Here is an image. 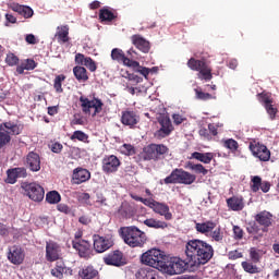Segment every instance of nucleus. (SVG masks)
Here are the masks:
<instances>
[{
    "label": "nucleus",
    "mask_w": 279,
    "mask_h": 279,
    "mask_svg": "<svg viewBox=\"0 0 279 279\" xmlns=\"http://www.w3.org/2000/svg\"><path fill=\"white\" fill-rule=\"evenodd\" d=\"M185 256L192 265L199 267V265H206L210 262L215 256V248L206 241L192 239L185 244Z\"/></svg>",
    "instance_id": "obj_1"
},
{
    "label": "nucleus",
    "mask_w": 279,
    "mask_h": 279,
    "mask_svg": "<svg viewBox=\"0 0 279 279\" xmlns=\"http://www.w3.org/2000/svg\"><path fill=\"white\" fill-rule=\"evenodd\" d=\"M120 234L129 247H143L147 243V234L136 226L120 228Z\"/></svg>",
    "instance_id": "obj_2"
},
{
    "label": "nucleus",
    "mask_w": 279,
    "mask_h": 279,
    "mask_svg": "<svg viewBox=\"0 0 279 279\" xmlns=\"http://www.w3.org/2000/svg\"><path fill=\"white\" fill-rule=\"evenodd\" d=\"M197 180V177L195 174H191V172L184 170V169H174L171 171V173L163 179V181H160V184H185L191 185L193 182Z\"/></svg>",
    "instance_id": "obj_3"
},
{
    "label": "nucleus",
    "mask_w": 279,
    "mask_h": 279,
    "mask_svg": "<svg viewBox=\"0 0 279 279\" xmlns=\"http://www.w3.org/2000/svg\"><path fill=\"white\" fill-rule=\"evenodd\" d=\"M165 258L163 251L160 248H150L141 255V263L160 271Z\"/></svg>",
    "instance_id": "obj_4"
},
{
    "label": "nucleus",
    "mask_w": 279,
    "mask_h": 279,
    "mask_svg": "<svg viewBox=\"0 0 279 279\" xmlns=\"http://www.w3.org/2000/svg\"><path fill=\"white\" fill-rule=\"evenodd\" d=\"M187 66H190L192 71H198V80H204L205 82H210V80H213V70L208 68V64H206L205 61L191 58L187 61Z\"/></svg>",
    "instance_id": "obj_5"
},
{
    "label": "nucleus",
    "mask_w": 279,
    "mask_h": 279,
    "mask_svg": "<svg viewBox=\"0 0 279 279\" xmlns=\"http://www.w3.org/2000/svg\"><path fill=\"white\" fill-rule=\"evenodd\" d=\"M169 155V147L165 144H150L145 149L144 160H162Z\"/></svg>",
    "instance_id": "obj_6"
},
{
    "label": "nucleus",
    "mask_w": 279,
    "mask_h": 279,
    "mask_svg": "<svg viewBox=\"0 0 279 279\" xmlns=\"http://www.w3.org/2000/svg\"><path fill=\"white\" fill-rule=\"evenodd\" d=\"M22 189L33 202H43L45 199V187L36 182L23 183Z\"/></svg>",
    "instance_id": "obj_7"
},
{
    "label": "nucleus",
    "mask_w": 279,
    "mask_h": 279,
    "mask_svg": "<svg viewBox=\"0 0 279 279\" xmlns=\"http://www.w3.org/2000/svg\"><path fill=\"white\" fill-rule=\"evenodd\" d=\"M157 122L160 128L155 132V138H167V136H171V132H173V123H171V118L169 116H159L157 118Z\"/></svg>",
    "instance_id": "obj_8"
},
{
    "label": "nucleus",
    "mask_w": 279,
    "mask_h": 279,
    "mask_svg": "<svg viewBox=\"0 0 279 279\" xmlns=\"http://www.w3.org/2000/svg\"><path fill=\"white\" fill-rule=\"evenodd\" d=\"M248 148L255 158H258L262 162H269L271 151L267 149V146L260 143H250Z\"/></svg>",
    "instance_id": "obj_9"
},
{
    "label": "nucleus",
    "mask_w": 279,
    "mask_h": 279,
    "mask_svg": "<svg viewBox=\"0 0 279 279\" xmlns=\"http://www.w3.org/2000/svg\"><path fill=\"white\" fill-rule=\"evenodd\" d=\"M105 265L110 267H125L128 262L123 257V252L116 250L104 257Z\"/></svg>",
    "instance_id": "obj_10"
},
{
    "label": "nucleus",
    "mask_w": 279,
    "mask_h": 279,
    "mask_svg": "<svg viewBox=\"0 0 279 279\" xmlns=\"http://www.w3.org/2000/svg\"><path fill=\"white\" fill-rule=\"evenodd\" d=\"M72 247L76 250L78 253V256L81 258H85V260H88V258L93 257V251L90 250V242L86 240H78L72 241Z\"/></svg>",
    "instance_id": "obj_11"
},
{
    "label": "nucleus",
    "mask_w": 279,
    "mask_h": 279,
    "mask_svg": "<svg viewBox=\"0 0 279 279\" xmlns=\"http://www.w3.org/2000/svg\"><path fill=\"white\" fill-rule=\"evenodd\" d=\"M61 252L62 248L60 247V244H58V242H46V260H48V263H56V260H60Z\"/></svg>",
    "instance_id": "obj_12"
},
{
    "label": "nucleus",
    "mask_w": 279,
    "mask_h": 279,
    "mask_svg": "<svg viewBox=\"0 0 279 279\" xmlns=\"http://www.w3.org/2000/svg\"><path fill=\"white\" fill-rule=\"evenodd\" d=\"M121 167V160L118 156L111 155L102 159V171L104 173H117Z\"/></svg>",
    "instance_id": "obj_13"
},
{
    "label": "nucleus",
    "mask_w": 279,
    "mask_h": 279,
    "mask_svg": "<svg viewBox=\"0 0 279 279\" xmlns=\"http://www.w3.org/2000/svg\"><path fill=\"white\" fill-rule=\"evenodd\" d=\"M8 260H10L12 265H23V260H25V251L23 247L19 245L9 247Z\"/></svg>",
    "instance_id": "obj_14"
},
{
    "label": "nucleus",
    "mask_w": 279,
    "mask_h": 279,
    "mask_svg": "<svg viewBox=\"0 0 279 279\" xmlns=\"http://www.w3.org/2000/svg\"><path fill=\"white\" fill-rule=\"evenodd\" d=\"M272 218L274 215L267 210L260 211L255 216V221L258 223V226H262V232H269Z\"/></svg>",
    "instance_id": "obj_15"
},
{
    "label": "nucleus",
    "mask_w": 279,
    "mask_h": 279,
    "mask_svg": "<svg viewBox=\"0 0 279 279\" xmlns=\"http://www.w3.org/2000/svg\"><path fill=\"white\" fill-rule=\"evenodd\" d=\"M112 247V242L104 236L94 235V250L97 254H104Z\"/></svg>",
    "instance_id": "obj_16"
},
{
    "label": "nucleus",
    "mask_w": 279,
    "mask_h": 279,
    "mask_svg": "<svg viewBox=\"0 0 279 279\" xmlns=\"http://www.w3.org/2000/svg\"><path fill=\"white\" fill-rule=\"evenodd\" d=\"M159 271L167 274V276H178L175 259L169 260V256L165 254L163 262L161 264V268H159Z\"/></svg>",
    "instance_id": "obj_17"
},
{
    "label": "nucleus",
    "mask_w": 279,
    "mask_h": 279,
    "mask_svg": "<svg viewBox=\"0 0 279 279\" xmlns=\"http://www.w3.org/2000/svg\"><path fill=\"white\" fill-rule=\"evenodd\" d=\"M132 45L136 47L142 53H149V49H151V44H149V40L145 39V37L141 35H133L131 37Z\"/></svg>",
    "instance_id": "obj_18"
},
{
    "label": "nucleus",
    "mask_w": 279,
    "mask_h": 279,
    "mask_svg": "<svg viewBox=\"0 0 279 279\" xmlns=\"http://www.w3.org/2000/svg\"><path fill=\"white\" fill-rule=\"evenodd\" d=\"M26 165L29 171H33V173H38V171H40V155L29 151L26 156Z\"/></svg>",
    "instance_id": "obj_19"
},
{
    "label": "nucleus",
    "mask_w": 279,
    "mask_h": 279,
    "mask_svg": "<svg viewBox=\"0 0 279 279\" xmlns=\"http://www.w3.org/2000/svg\"><path fill=\"white\" fill-rule=\"evenodd\" d=\"M73 184H84L90 180V171L84 168H76L72 174Z\"/></svg>",
    "instance_id": "obj_20"
},
{
    "label": "nucleus",
    "mask_w": 279,
    "mask_h": 279,
    "mask_svg": "<svg viewBox=\"0 0 279 279\" xmlns=\"http://www.w3.org/2000/svg\"><path fill=\"white\" fill-rule=\"evenodd\" d=\"M153 210L157 215H160V217H165L166 221H171V219H173V214H171L169 209V205H167L166 203H160L158 201H155Z\"/></svg>",
    "instance_id": "obj_21"
},
{
    "label": "nucleus",
    "mask_w": 279,
    "mask_h": 279,
    "mask_svg": "<svg viewBox=\"0 0 279 279\" xmlns=\"http://www.w3.org/2000/svg\"><path fill=\"white\" fill-rule=\"evenodd\" d=\"M122 125H128L129 128H134L138 123V117L135 111H122L121 116Z\"/></svg>",
    "instance_id": "obj_22"
},
{
    "label": "nucleus",
    "mask_w": 279,
    "mask_h": 279,
    "mask_svg": "<svg viewBox=\"0 0 279 279\" xmlns=\"http://www.w3.org/2000/svg\"><path fill=\"white\" fill-rule=\"evenodd\" d=\"M99 21L100 23H112V21H116L118 13L114 11H111L110 8L104 7L99 10Z\"/></svg>",
    "instance_id": "obj_23"
},
{
    "label": "nucleus",
    "mask_w": 279,
    "mask_h": 279,
    "mask_svg": "<svg viewBox=\"0 0 279 279\" xmlns=\"http://www.w3.org/2000/svg\"><path fill=\"white\" fill-rule=\"evenodd\" d=\"M174 263L177 265L178 275L184 274V271H191L193 267H196L195 264H193V262H191L189 257H186L185 259L174 258Z\"/></svg>",
    "instance_id": "obj_24"
},
{
    "label": "nucleus",
    "mask_w": 279,
    "mask_h": 279,
    "mask_svg": "<svg viewBox=\"0 0 279 279\" xmlns=\"http://www.w3.org/2000/svg\"><path fill=\"white\" fill-rule=\"evenodd\" d=\"M78 276L81 279H95L99 276V270L95 269V266H84L80 271Z\"/></svg>",
    "instance_id": "obj_25"
},
{
    "label": "nucleus",
    "mask_w": 279,
    "mask_h": 279,
    "mask_svg": "<svg viewBox=\"0 0 279 279\" xmlns=\"http://www.w3.org/2000/svg\"><path fill=\"white\" fill-rule=\"evenodd\" d=\"M260 230H263V228H260V225H258L256 220L246 223V232H248V234H257L253 236L254 241L263 239V233H258Z\"/></svg>",
    "instance_id": "obj_26"
},
{
    "label": "nucleus",
    "mask_w": 279,
    "mask_h": 279,
    "mask_svg": "<svg viewBox=\"0 0 279 279\" xmlns=\"http://www.w3.org/2000/svg\"><path fill=\"white\" fill-rule=\"evenodd\" d=\"M227 206L231 210L239 211L245 208V204L243 203V197L233 196L227 199Z\"/></svg>",
    "instance_id": "obj_27"
},
{
    "label": "nucleus",
    "mask_w": 279,
    "mask_h": 279,
    "mask_svg": "<svg viewBox=\"0 0 279 279\" xmlns=\"http://www.w3.org/2000/svg\"><path fill=\"white\" fill-rule=\"evenodd\" d=\"M192 158L198 160V162H203L204 165H210V162H213V158H215V154L194 151L192 153Z\"/></svg>",
    "instance_id": "obj_28"
},
{
    "label": "nucleus",
    "mask_w": 279,
    "mask_h": 279,
    "mask_svg": "<svg viewBox=\"0 0 279 279\" xmlns=\"http://www.w3.org/2000/svg\"><path fill=\"white\" fill-rule=\"evenodd\" d=\"M118 215L121 219H132L134 217V208L128 203H122L118 209Z\"/></svg>",
    "instance_id": "obj_29"
},
{
    "label": "nucleus",
    "mask_w": 279,
    "mask_h": 279,
    "mask_svg": "<svg viewBox=\"0 0 279 279\" xmlns=\"http://www.w3.org/2000/svg\"><path fill=\"white\" fill-rule=\"evenodd\" d=\"M144 226H147V228H154L155 230H165L169 225L162 220L148 218L144 220Z\"/></svg>",
    "instance_id": "obj_30"
},
{
    "label": "nucleus",
    "mask_w": 279,
    "mask_h": 279,
    "mask_svg": "<svg viewBox=\"0 0 279 279\" xmlns=\"http://www.w3.org/2000/svg\"><path fill=\"white\" fill-rule=\"evenodd\" d=\"M136 279H156V270L151 268H140L135 274Z\"/></svg>",
    "instance_id": "obj_31"
},
{
    "label": "nucleus",
    "mask_w": 279,
    "mask_h": 279,
    "mask_svg": "<svg viewBox=\"0 0 279 279\" xmlns=\"http://www.w3.org/2000/svg\"><path fill=\"white\" fill-rule=\"evenodd\" d=\"M73 73L77 82H88V72L86 71V68L76 65L73 68Z\"/></svg>",
    "instance_id": "obj_32"
},
{
    "label": "nucleus",
    "mask_w": 279,
    "mask_h": 279,
    "mask_svg": "<svg viewBox=\"0 0 279 279\" xmlns=\"http://www.w3.org/2000/svg\"><path fill=\"white\" fill-rule=\"evenodd\" d=\"M5 122L0 124V149H3L5 145L12 141V136H10V132L5 131Z\"/></svg>",
    "instance_id": "obj_33"
},
{
    "label": "nucleus",
    "mask_w": 279,
    "mask_h": 279,
    "mask_svg": "<svg viewBox=\"0 0 279 279\" xmlns=\"http://www.w3.org/2000/svg\"><path fill=\"white\" fill-rule=\"evenodd\" d=\"M64 271H66V266L63 260H58L56 267L51 269V276L54 278L62 279L64 278Z\"/></svg>",
    "instance_id": "obj_34"
},
{
    "label": "nucleus",
    "mask_w": 279,
    "mask_h": 279,
    "mask_svg": "<svg viewBox=\"0 0 279 279\" xmlns=\"http://www.w3.org/2000/svg\"><path fill=\"white\" fill-rule=\"evenodd\" d=\"M217 228V223L213 222V221H206V222H202V223H196V230L197 232H199L201 234H206L208 232H211V230H215Z\"/></svg>",
    "instance_id": "obj_35"
},
{
    "label": "nucleus",
    "mask_w": 279,
    "mask_h": 279,
    "mask_svg": "<svg viewBox=\"0 0 279 279\" xmlns=\"http://www.w3.org/2000/svg\"><path fill=\"white\" fill-rule=\"evenodd\" d=\"M5 130H9V136L12 134V136H19L23 132V125L14 123L12 121L4 122Z\"/></svg>",
    "instance_id": "obj_36"
},
{
    "label": "nucleus",
    "mask_w": 279,
    "mask_h": 279,
    "mask_svg": "<svg viewBox=\"0 0 279 279\" xmlns=\"http://www.w3.org/2000/svg\"><path fill=\"white\" fill-rule=\"evenodd\" d=\"M242 269L246 272V274H260V271H263L262 267H258L256 265H254V262H242Z\"/></svg>",
    "instance_id": "obj_37"
},
{
    "label": "nucleus",
    "mask_w": 279,
    "mask_h": 279,
    "mask_svg": "<svg viewBox=\"0 0 279 279\" xmlns=\"http://www.w3.org/2000/svg\"><path fill=\"white\" fill-rule=\"evenodd\" d=\"M126 59L128 57L125 56V52H123L120 48H113L111 50V60L122 62L124 64Z\"/></svg>",
    "instance_id": "obj_38"
},
{
    "label": "nucleus",
    "mask_w": 279,
    "mask_h": 279,
    "mask_svg": "<svg viewBox=\"0 0 279 279\" xmlns=\"http://www.w3.org/2000/svg\"><path fill=\"white\" fill-rule=\"evenodd\" d=\"M46 202H48V204H60V202H62V196L58 191L53 190L46 194Z\"/></svg>",
    "instance_id": "obj_39"
},
{
    "label": "nucleus",
    "mask_w": 279,
    "mask_h": 279,
    "mask_svg": "<svg viewBox=\"0 0 279 279\" xmlns=\"http://www.w3.org/2000/svg\"><path fill=\"white\" fill-rule=\"evenodd\" d=\"M59 32L57 33L58 40L61 43H69V25L58 26Z\"/></svg>",
    "instance_id": "obj_40"
},
{
    "label": "nucleus",
    "mask_w": 279,
    "mask_h": 279,
    "mask_svg": "<svg viewBox=\"0 0 279 279\" xmlns=\"http://www.w3.org/2000/svg\"><path fill=\"white\" fill-rule=\"evenodd\" d=\"M81 102V108L85 114H90V108H93V100L88 99L87 97L81 96L78 98Z\"/></svg>",
    "instance_id": "obj_41"
},
{
    "label": "nucleus",
    "mask_w": 279,
    "mask_h": 279,
    "mask_svg": "<svg viewBox=\"0 0 279 279\" xmlns=\"http://www.w3.org/2000/svg\"><path fill=\"white\" fill-rule=\"evenodd\" d=\"M187 167L192 171H195V173H202V175H208V169H206L202 163H193L189 161Z\"/></svg>",
    "instance_id": "obj_42"
},
{
    "label": "nucleus",
    "mask_w": 279,
    "mask_h": 279,
    "mask_svg": "<svg viewBox=\"0 0 279 279\" xmlns=\"http://www.w3.org/2000/svg\"><path fill=\"white\" fill-rule=\"evenodd\" d=\"M92 108H94V113L92 114V117H97V114H99V112L104 110V101H101V99L97 97H94V99L92 100Z\"/></svg>",
    "instance_id": "obj_43"
},
{
    "label": "nucleus",
    "mask_w": 279,
    "mask_h": 279,
    "mask_svg": "<svg viewBox=\"0 0 279 279\" xmlns=\"http://www.w3.org/2000/svg\"><path fill=\"white\" fill-rule=\"evenodd\" d=\"M19 180L17 173L15 168H10L7 170V184H16V181Z\"/></svg>",
    "instance_id": "obj_44"
},
{
    "label": "nucleus",
    "mask_w": 279,
    "mask_h": 279,
    "mask_svg": "<svg viewBox=\"0 0 279 279\" xmlns=\"http://www.w3.org/2000/svg\"><path fill=\"white\" fill-rule=\"evenodd\" d=\"M66 80V76L64 74H59L54 77L53 88L56 93H64V89L62 88V82Z\"/></svg>",
    "instance_id": "obj_45"
},
{
    "label": "nucleus",
    "mask_w": 279,
    "mask_h": 279,
    "mask_svg": "<svg viewBox=\"0 0 279 279\" xmlns=\"http://www.w3.org/2000/svg\"><path fill=\"white\" fill-rule=\"evenodd\" d=\"M70 138L71 141H81V143H88V134L80 130L74 131Z\"/></svg>",
    "instance_id": "obj_46"
},
{
    "label": "nucleus",
    "mask_w": 279,
    "mask_h": 279,
    "mask_svg": "<svg viewBox=\"0 0 279 279\" xmlns=\"http://www.w3.org/2000/svg\"><path fill=\"white\" fill-rule=\"evenodd\" d=\"M251 182H252L251 191H253V193H258L263 184V179L259 175H255L252 178Z\"/></svg>",
    "instance_id": "obj_47"
},
{
    "label": "nucleus",
    "mask_w": 279,
    "mask_h": 279,
    "mask_svg": "<svg viewBox=\"0 0 279 279\" xmlns=\"http://www.w3.org/2000/svg\"><path fill=\"white\" fill-rule=\"evenodd\" d=\"M223 147L230 149V151H238L239 150V142L234 138H228L223 142Z\"/></svg>",
    "instance_id": "obj_48"
},
{
    "label": "nucleus",
    "mask_w": 279,
    "mask_h": 279,
    "mask_svg": "<svg viewBox=\"0 0 279 279\" xmlns=\"http://www.w3.org/2000/svg\"><path fill=\"white\" fill-rule=\"evenodd\" d=\"M57 210H59V213H63V215H70L71 217L75 216V213H73V209H71L69 205L64 203L58 204Z\"/></svg>",
    "instance_id": "obj_49"
},
{
    "label": "nucleus",
    "mask_w": 279,
    "mask_h": 279,
    "mask_svg": "<svg viewBox=\"0 0 279 279\" xmlns=\"http://www.w3.org/2000/svg\"><path fill=\"white\" fill-rule=\"evenodd\" d=\"M257 97H258V101H260V104L264 106V108L266 106L274 104V100H271L269 94L260 93L257 95Z\"/></svg>",
    "instance_id": "obj_50"
},
{
    "label": "nucleus",
    "mask_w": 279,
    "mask_h": 279,
    "mask_svg": "<svg viewBox=\"0 0 279 279\" xmlns=\"http://www.w3.org/2000/svg\"><path fill=\"white\" fill-rule=\"evenodd\" d=\"M5 63L8 66H16V64H19V57L12 52H9L5 58Z\"/></svg>",
    "instance_id": "obj_51"
},
{
    "label": "nucleus",
    "mask_w": 279,
    "mask_h": 279,
    "mask_svg": "<svg viewBox=\"0 0 279 279\" xmlns=\"http://www.w3.org/2000/svg\"><path fill=\"white\" fill-rule=\"evenodd\" d=\"M196 99H199L201 101H208V99H213V95L209 93H204L202 89L195 88Z\"/></svg>",
    "instance_id": "obj_52"
},
{
    "label": "nucleus",
    "mask_w": 279,
    "mask_h": 279,
    "mask_svg": "<svg viewBox=\"0 0 279 279\" xmlns=\"http://www.w3.org/2000/svg\"><path fill=\"white\" fill-rule=\"evenodd\" d=\"M250 258L255 265L257 263H260V253H258V250L256 247L250 248Z\"/></svg>",
    "instance_id": "obj_53"
},
{
    "label": "nucleus",
    "mask_w": 279,
    "mask_h": 279,
    "mask_svg": "<svg viewBox=\"0 0 279 279\" xmlns=\"http://www.w3.org/2000/svg\"><path fill=\"white\" fill-rule=\"evenodd\" d=\"M124 66H129L131 69H133L134 72L137 71V69L141 66V63L138 61H136L135 59H130L126 57L125 61H124Z\"/></svg>",
    "instance_id": "obj_54"
},
{
    "label": "nucleus",
    "mask_w": 279,
    "mask_h": 279,
    "mask_svg": "<svg viewBox=\"0 0 279 279\" xmlns=\"http://www.w3.org/2000/svg\"><path fill=\"white\" fill-rule=\"evenodd\" d=\"M84 66L88 69L92 73H95L97 71V63H95V60L90 57H86Z\"/></svg>",
    "instance_id": "obj_55"
},
{
    "label": "nucleus",
    "mask_w": 279,
    "mask_h": 279,
    "mask_svg": "<svg viewBox=\"0 0 279 279\" xmlns=\"http://www.w3.org/2000/svg\"><path fill=\"white\" fill-rule=\"evenodd\" d=\"M20 14L21 16H24V19H32V16H34V9L28 5H23Z\"/></svg>",
    "instance_id": "obj_56"
},
{
    "label": "nucleus",
    "mask_w": 279,
    "mask_h": 279,
    "mask_svg": "<svg viewBox=\"0 0 279 279\" xmlns=\"http://www.w3.org/2000/svg\"><path fill=\"white\" fill-rule=\"evenodd\" d=\"M265 110L267 114H269V118L271 121L276 119V114H278V108H275L272 104L266 105Z\"/></svg>",
    "instance_id": "obj_57"
},
{
    "label": "nucleus",
    "mask_w": 279,
    "mask_h": 279,
    "mask_svg": "<svg viewBox=\"0 0 279 279\" xmlns=\"http://www.w3.org/2000/svg\"><path fill=\"white\" fill-rule=\"evenodd\" d=\"M211 239L219 243L220 241H223V233H221V227L216 228L211 233Z\"/></svg>",
    "instance_id": "obj_58"
},
{
    "label": "nucleus",
    "mask_w": 279,
    "mask_h": 279,
    "mask_svg": "<svg viewBox=\"0 0 279 279\" xmlns=\"http://www.w3.org/2000/svg\"><path fill=\"white\" fill-rule=\"evenodd\" d=\"M25 71H34L36 66H38V63L34 61V59H27L26 62L24 63Z\"/></svg>",
    "instance_id": "obj_59"
},
{
    "label": "nucleus",
    "mask_w": 279,
    "mask_h": 279,
    "mask_svg": "<svg viewBox=\"0 0 279 279\" xmlns=\"http://www.w3.org/2000/svg\"><path fill=\"white\" fill-rule=\"evenodd\" d=\"M228 256L230 260H236L239 258H243V253L239 252L238 250H234L230 251Z\"/></svg>",
    "instance_id": "obj_60"
},
{
    "label": "nucleus",
    "mask_w": 279,
    "mask_h": 279,
    "mask_svg": "<svg viewBox=\"0 0 279 279\" xmlns=\"http://www.w3.org/2000/svg\"><path fill=\"white\" fill-rule=\"evenodd\" d=\"M126 77L130 82H135L136 84H141V82H143V77L134 74V73H130V72H126Z\"/></svg>",
    "instance_id": "obj_61"
},
{
    "label": "nucleus",
    "mask_w": 279,
    "mask_h": 279,
    "mask_svg": "<svg viewBox=\"0 0 279 279\" xmlns=\"http://www.w3.org/2000/svg\"><path fill=\"white\" fill-rule=\"evenodd\" d=\"M15 173H17V179L19 178L25 179V178H27V168L16 167L15 168Z\"/></svg>",
    "instance_id": "obj_62"
},
{
    "label": "nucleus",
    "mask_w": 279,
    "mask_h": 279,
    "mask_svg": "<svg viewBox=\"0 0 279 279\" xmlns=\"http://www.w3.org/2000/svg\"><path fill=\"white\" fill-rule=\"evenodd\" d=\"M233 234H234V239H236L238 241H241V239H243V229H241V227L239 226H234Z\"/></svg>",
    "instance_id": "obj_63"
},
{
    "label": "nucleus",
    "mask_w": 279,
    "mask_h": 279,
    "mask_svg": "<svg viewBox=\"0 0 279 279\" xmlns=\"http://www.w3.org/2000/svg\"><path fill=\"white\" fill-rule=\"evenodd\" d=\"M62 148H63L62 144L58 142L53 143L50 147L53 154H60L62 151Z\"/></svg>",
    "instance_id": "obj_64"
}]
</instances>
